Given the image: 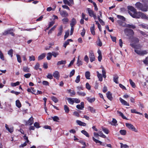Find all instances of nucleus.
<instances>
[{
  "instance_id": "f257e3e1",
  "label": "nucleus",
  "mask_w": 148,
  "mask_h": 148,
  "mask_svg": "<svg viewBox=\"0 0 148 148\" xmlns=\"http://www.w3.org/2000/svg\"><path fill=\"white\" fill-rule=\"evenodd\" d=\"M127 8L130 11H128V13L133 18H141L143 19H147V18L145 14L142 12H137L136 9L132 6H128Z\"/></svg>"
},
{
  "instance_id": "f03ea898",
  "label": "nucleus",
  "mask_w": 148,
  "mask_h": 148,
  "mask_svg": "<svg viewBox=\"0 0 148 148\" xmlns=\"http://www.w3.org/2000/svg\"><path fill=\"white\" fill-rule=\"evenodd\" d=\"M134 51L138 55L141 56H143L148 53V51L147 50L140 51L137 49H135Z\"/></svg>"
},
{
  "instance_id": "7ed1b4c3",
  "label": "nucleus",
  "mask_w": 148,
  "mask_h": 148,
  "mask_svg": "<svg viewBox=\"0 0 148 148\" xmlns=\"http://www.w3.org/2000/svg\"><path fill=\"white\" fill-rule=\"evenodd\" d=\"M126 126L129 129H131L132 131L135 132H137L138 130L136 129V128L131 124L128 123H126L125 124Z\"/></svg>"
},
{
  "instance_id": "20e7f679",
  "label": "nucleus",
  "mask_w": 148,
  "mask_h": 148,
  "mask_svg": "<svg viewBox=\"0 0 148 148\" xmlns=\"http://www.w3.org/2000/svg\"><path fill=\"white\" fill-rule=\"evenodd\" d=\"M13 29H12L8 30L7 31H5L3 32L2 34L3 35H6L8 34H10L12 36H14L15 35L12 32Z\"/></svg>"
},
{
  "instance_id": "39448f33",
  "label": "nucleus",
  "mask_w": 148,
  "mask_h": 148,
  "mask_svg": "<svg viewBox=\"0 0 148 148\" xmlns=\"http://www.w3.org/2000/svg\"><path fill=\"white\" fill-rule=\"evenodd\" d=\"M125 31L127 33V35L133 36L134 34V32L133 30L130 29H125Z\"/></svg>"
},
{
  "instance_id": "423d86ee",
  "label": "nucleus",
  "mask_w": 148,
  "mask_h": 148,
  "mask_svg": "<svg viewBox=\"0 0 148 148\" xmlns=\"http://www.w3.org/2000/svg\"><path fill=\"white\" fill-rule=\"evenodd\" d=\"M107 98L110 101H112L113 98L112 96V93L110 91H108L106 93Z\"/></svg>"
},
{
  "instance_id": "0eeeda50",
  "label": "nucleus",
  "mask_w": 148,
  "mask_h": 148,
  "mask_svg": "<svg viewBox=\"0 0 148 148\" xmlns=\"http://www.w3.org/2000/svg\"><path fill=\"white\" fill-rule=\"evenodd\" d=\"M141 6L140 9V10L145 12H146L147 11L148 7L147 5L145 4H142V6Z\"/></svg>"
},
{
  "instance_id": "6e6552de",
  "label": "nucleus",
  "mask_w": 148,
  "mask_h": 148,
  "mask_svg": "<svg viewBox=\"0 0 148 148\" xmlns=\"http://www.w3.org/2000/svg\"><path fill=\"white\" fill-rule=\"evenodd\" d=\"M132 42H134L135 44L138 43L139 42V39L138 38L133 37L131 39Z\"/></svg>"
},
{
  "instance_id": "1a4fd4ad",
  "label": "nucleus",
  "mask_w": 148,
  "mask_h": 148,
  "mask_svg": "<svg viewBox=\"0 0 148 148\" xmlns=\"http://www.w3.org/2000/svg\"><path fill=\"white\" fill-rule=\"evenodd\" d=\"M34 123V118L32 116L31 117L29 120L26 122V125H31Z\"/></svg>"
},
{
  "instance_id": "9d476101",
  "label": "nucleus",
  "mask_w": 148,
  "mask_h": 148,
  "mask_svg": "<svg viewBox=\"0 0 148 148\" xmlns=\"http://www.w3.org/2000/svg\"><path fill=\"white\" fill-rule=\"evenodd\" d=\"M119 100L122 104L123 105H125L128 106H129L130 105L129 103H127L126 101H125L121 98H119Z\"/></svg>"
},
{
  "instance_id": "9b49d317",
  "label": "nucleus",
  "mask_w": 148,
  "mask_h": 148,
  "mask_svg": "<svg viewBox=\"0 0 148 148\" xmlns=\"http://www.w3.org/2000/svg\"><path fill=\"white\" fill-rule=\"evenodd\" d=\"M63 30V26L62 25H61L59 28V32L57 34V36H60L62 35V33Z\"/></svg>"
},
{
  "instance_id": "f8f14e48",
  "label": "nucleus",
  "mask_w": 148,
  "mask_h": 148,
  "mask_svg": "<svg viewBox=\"0 0 148 148\" xmlns=\"http://www.w3.org/2000/svg\"><path fill=\"white\" fill-rule=\"evenodd\" d=\"M89 58H90V60L91 62H92L94 61L95 59V58L94 54L92 53H90L89 55Z\"/></svg>"
},
{
  "instance_id": "ddd939ff",
  "label": "nucleus",
  "mask_w": 148,
  "mask_h": 148,
  "mask_svg": "<svg viewBox=\"0 0 148 148\" xmlns=\"http://www.w3.org/2000/svg\"><path fill=\"white\" fill-rule=\"evenodd\" d=\"M76 107L78 109L80 110H82L84 108V103L83 102L81 103V105H77L76 106Z\"/></svg>"
},
{
  "instance_id": "4468645a",
  "label": "nucleus",
  "mask_w": 148,
  "mask_h": 148,
  "mask_svg": "<svg viewBox=\"0 0 148 148\" xmlns=\"http://www.w3.org/2000/svg\"><path fill=\"white\" fill-rule=\"evenodd\" d=\"M76 23V19L74 18H73L71 21V23L70 25L71 27H73Z\"/></svg>"
},
{
  "instance_id": "2eb2a0df",
  "label": "nucleus",
  "mask_w": 148,
  "mask_h": 148,
  "mask_svg": "<svg viewBox=\"0 0 148 148\" xmlns=\"http://www.w3.org/2000/svg\"><path fill=\"white\" fill-rule=\"evenodd\" d=\"M119 78V76L117 75L116 74L114 75L113 78L114 82L116 84H118L119 82L118 81Z\"/></svg>"
},
{
  "instance_id": "dca6fc26",
  "label": "nucleus",
  "mask_w": 148,
  "mask_h": 148,
  "mask_svg": "<svg viewBox=\"0 0 148 148\" xmlns=\"http://www.w3.org/2000/svg\"><path fill=\"white\" fill-rule=\"evenodd\" d=\"M53 76L57 79H58L60 77L59 72L58 71H55L53 74Z\"/></svg>"
},
{
  "instance_id": "f3484780",
  "label": "nucleus",
  "mask_w": 148,
  "mask_h": 148,
  "mask_svg": "<svg viewBox=\"0 0 148 148\" xmlns=\"http://www.w3.org/2000/svg\"><path fill=\"white\" fill-rule=\"evenodd\" d=\"M60 13V15L63 17H66L68 16V13L65 11H61Z\"/></svg>"
},
{
  "instance_id": "a211bd4d",
  "label": "nucleus",
  "mask_w": 148,
  "mask_h": 148,
  "mask_svg": "<svg viewBox=\"0 0 148 148\" xmlns=\"http://www.w3.org/2000/svg\"><path fill=\"white\" fill-rule=\"evenodd\" d=\"M76 123H77L80 126H86V123L82 122V121H79V120H77Z\"/></svg>"
},
{
  "instance_id": "6ab92c4d",
  "label": "nucleus",
  "mask_w": 148,
  "mask_h": 148,
  "mask_svg": "<svg viewBox=\"0 0 148 148\" xmlns=\"http://www.w3.org/2000/svg\"><path fill=\"white\" fill-rule=\"evenodd\" d=\"M97 53L99 55V56L98 57V60L99 62H100L101 61V60L102 59V56L101 54V50H100L99 49H98Z\"/></svg>"
},
{
  "instance_id": "aec40b11",
  "label": "nucleus",
  "mask_w": 148,
  "mask_h": 148,
  "mask_svg": "<svg viewBox=\"0 0 148 148\" xmlns=\"http://www.w3.org/2000/svg\"><path fill=\"white\" fill-rule=\"evenodd\" d=\"M73 40L71 39H69L67 40L66 41L65 43H64L63 47L66 48V46L69 44V42H73Z\"/></svg>"
},
{
  "instance_id": "412c9836",
  "label": "nucleus",
  "mask_w": 148,
  "mask_h": 148,
  "mask_svg": "<svg viewBox=\"0 0 148 148\" xmlns=\"http://www.w3.org/2000/svg\"><path fill=\"white\" fill-rule=\"evenodd\" d=\"M66 63V60H62L58 61L57 63V66H58L61 64H65Z\"/></svg>"
},
{
  "instance_id": "4be33fe9",
  "label": "nucleus",
  "mask_w": 148,
  "mask_h": 148,
  "mask_svg": "<svg viewBox=\"0 0 148 148\" xmlns=\"http://www.w3.org/2000/svg\"><path fill=\"white\" fill-rule=\"evenodd\" d=\"M45 56L46 54L45 53H42L38 57V60H40L43 59L45 57Z\"/></svg>"
},
{
  "instance_id": "5701e85b",
  "label": "nucleus",
  "mask_w": 148,
  "mask_h": 148,
  "mask_svg": "<svg viewBox=\"0 0 148 148\" xmlns=\"http://www.w3.org/2000/svg\"><path fill=\"white\" fill-rule=\"evenodd\" d=\"M94 136L96 138H97V137L99 136L102 137V134L101 133V132H99V133L94 132Z\"/></svg>"
},
{
  "instance_id": "b1692460",
  "label": "nucleus",
  "mask_w": 148,
  "mask_h": 148,
  "mask_svg": "<svg viewBox=\"0 0 148 148\" xmlns=\"http://www.w3.org/2000/svg\"><path fill=\"white\" fill-rule=\"evenodd\" d=\"M90 30L92 34L94 35H95V26L93 24V26L90 28Z\"/></svg>"
},
{
  "instance_id": "393cba45",
  "label": "nucleus",
  "mask_w": 148,
  "mask_h": 148,
  "mask_svg": "<svg viewBox=\"0 0 148 148\" xmlns=\"http://www.w3.org/2000/svg\"><path fill=\"white\" fill-rule=\"evenodd\" d=\"M117 112L119 116H121L123 119L126 120H128V119L124 116V114L122 112L119 111H118Z\"/></svg>"
},
{
  "instance_id": "a878e982",
  "label": "nucleus",
  "mask_w": 148,
  "mask_h": 148,
  "mask_svg": "<svg viewBox=\"0 0 148 148\" xmlns=\"http://www.w3.org/2000/svg\"><path fill=\"white\" fill-rule=\"evenodd\" d=\"M117 112L119 116H121L123 119L126 120H128V119L124 116V114L122 112L119 111H118Z\"/></svg>"
},
{
  "instance_id": "bb28decb",
  "label": "nucleus",
  "mask_w": 148,
  "mask_h": 148,
  "mask_svg": "<svg viewBox=\"0 0 148 148\" xmlns=\"http://www.w3.org/2000/svg\"><path fill=\"white\" fill-rule=\"evenodd\" d=\"M23 71L25 72H29L30 71V69L27 66H23Z\"/></svg>"
},
{
  "instance_id": "cd10ccee",
  "label": "nucleus",
  "mask_w": 148,
  "mask_h": 148,
  "mask_svg": "<svg viewBox=\"0 0 148 148\" xmlns=\"http://www.w3.org/2000/svg\"><path fill=\"white\" fill-rule=\"evenodd\" d=\"M88 10L90 16H92L94 14L93 11L90 8H88Z\"/></svg>"
},
{
  "instance_id": "c85d7f7f",
  "label": "nucleus",
  "mask_w": 148,
  "mask_h": 148,
  "mask_svg": "<svg viewBox=\"0 0 148 148\" xmlns=\"http://www.w3.org/2000/svg\"><path fill=\"white\" fill-rule=\"evenodd\" d=\"M51 118L53 119L54 121L56 122H58V121L60 120L59 118L57 116H54L53 117H51Z\"/></svg>"
},
{
  "instance_id": "c756f323",
  "label": "nucleus",
  "mask_w": 148,
  "mask_h": 148,
  "mask_svg": "<svg viewBox=\"0 0 148 148\" xmlns=\"http://www.w3.org/2000/svg\"><path fill=\"white\" fill-rule=\"evenodd\" d=\"M86 99L89 102L91 103L94 102L95 99V97L92 98H90L89 97H87L86 98Z\"/></svg>"
},
{
  "instance_id": "7c9ffc66",
  "label": "nucleus",
  "mask_w": 148,
  "mask_h": 148,
  "mask_svg": "<svg viewBox=\"0 0 148 148\" xmlns=\"http://www.w3.org/2000/svg\"><path fill=\"white\" fill-rule=\"evenodd\" d=\"M131 112L132 113H135L139 114L141 115H142L143 114L142 113H140L139 112H137L136 109H132L131 110Z\"/></svg>"
},
{
  "instance_id": "2f4dec72",
  "label": "nucleus",
  "mask_w": 148,
  "mask_h": 148,
  "mask_svg": "<svg viewBox=\"0 0 148 148\" xmlns=\"http://www.w3.org/2000/svg\"><path fill=\"white\" fill-rule=\"evenodd\" d=\"M135 6L136 8L139 9H140L141 6H142V4L140 3V2H137L135 4Z\"/></svg>"
},
{
  "instance_id": "473e14b6",
  "label": "nucleus",
  "mask_w": 148,
  "mask_h": 148,
  "mask_svg": "<svg viewBox=\"0 0 148 148\" xmlns=\"http://www.w3.org/2000/svg\"><path fill=\"white\" fill-rule=\"evenodd\" d=\"M85 76L86 78L87 79H90V73L89 71H87L86 72Z\"/></svg>"
},
{
  "instance_id": "72a5a7b5",
  "label": "nucleus",
  "mask_w": 148,
  "mask_h": 148,
  "mask_svg": "<svg viewBox=\"0 0 148 148\" xmlns=\"http://www.w3.org/2000/svg\"><path fill=\"white\" fill-rule=\"evenodd\" d=\"M97 45L99 46H102V43L101 42V40L99 39V37H98V40L96 42Z\"/></svg>"
},
{
  "instance_id": "f704fd0d",
  "label": "nucleus",
  "mask_w": 148,
  "mask_h": 148,
  "mask_svg": "<svg viewBox=\"0 0 148 148\" xmlns=\"http://www.w3.org/2000/svg\"><path fill=\"white\" fill-rule=\"evenodd\" d=\"M120 134L122 135H125L126 134V131L125 130H120Z\"/></svg>"
},
{
  "instance_id": "c9c22d12",
  "label": "nucleus",
  "mask_w": 148,
  "mask_h": 148,
  "mask_svg": "<svg viewBox=\"0 0 148 148\" xmlns=\"http://www.w3.org/2000/svg\"><path fill=\"white\" fill-rule=\"evenodd\" d=\"M102 131L106 134H108L109 132V131L108 129L105 127H102Z\"/></svg>"
},
{
  "instance_id": "e433bc0d",
  "label": "nucleus",
  "mask_w": 148,
  "mask_h": 148,
  "mask_svg": "<svg viewBox=\"0 0 148 148\" xmlns=\"http://www.w3.org/2000/svg\"><path fill=\"white\" fill-rule=\"evenodd\" d=\"M16 105L17 107L18 108H20L21 106V102H20V101L17 100L16 101Z\"/></svg>"
},
{
  "instance_id": "4c0bfd02",
  "label": "nucleus",
  "mask_w": 148,
  "mask_h": 148,
  "mask_svg": "<svg viewBox=\"0 0 148 148\" xmlns=\"http://www.w3.org/2000/svg\"><path fill=\"white\" fill-rule=\"evenodd\" d=\"M129 81L130 83V84L132 86V87L133 88H135L136 87V85L135 83L133 82L132 80L131 79H130L129 80Z\"/></svg>"
},
{
  "instance_id": "58836bf2",
  "label": "nucleus",
  "mask_w": 148,
  "mask_h": 148,
  "mask_svg": "<svg viewBox=\"0 0 148 148\" xmlns=\"http://www.w3.org/2000/svg\"><path fill=\"white\" fill-rule=\"evenodd\" d=\"M126 27H127L129 28H131L132 29H134L136 27L135 25H133L129 24L127 25H126Z\"/></svg>"
},
{
  "instance_id": "ea45409f",
  "label": "nucleus",
  "mask_w": 148,
  "mask_h": 148,
  "mask_svg": "<svg viewBox=\"0 0 148 148\" xmlns=\"http://www.w3.org/2000/svg\"><path fill=\"white\" fill-rule=\"evenodd\" d=\"M139 32L141 34L144 36L145 37H146L148 36V35L145 32H144L140 30H139Z\"/></svg>"
},
{
  "instance_id": "a19ab883",
  "label": "nucleus",
  "mask_w": 148,
  "mask_h": 148,
  "mask_svg": "<svg viewBox=\"0 0 148 148\" xmlns=\"http://www.w3.org/2000/svg\"><path fill=\"white\" fill-rule=\"evenodd\" d=\"M67 100L68 101V102L69 103L73 104L74 103V99L73 100L72 98H67Z\"/></svg>"
},
{
  "instance_id": "79ce46f5",
  "label": "nucleus",
  "mask_w": 148,
  "mask_h": 148,
  "mask_svg": "<svg viewBox=\"0 0 148 148\" xmlns=\"http://www.w3.org/2000/svg\"><path fill=\"white\" fill-rule=\"evenodd\" d=\"M88 108L92 113H94L95 112V110L93 107H92L91 106H89L88 107Z\"/></svg>"
},
{
  "instance_id": "37998d69",
  "label": "nucleus",
  "mask_w": 148,
  "mask_h": 148,
  "mask_svg": "<svg viewBox=\"0 0 148 148\" xmlns=\"http://www.w3.org/2000/svg\"><path fill=\"white\" fill-rule=\"evenodd\" d=\"M64 109L66 113H68L69 111V109L68 107L66 105H65L64 106Z\"/></svg>"
},
{
  "instance_id": "c03bdc74",
  "label": "nucleus",
  "mask_w": 148,
  "mask_h": 148,
  "mask_svg": "<svg viewBox=\"0 0 148 148\" xmlns=\"http://www.w3.org/2000/svg\"><path fill=\"white\" fill-rule=\"evenodd\" d=\"M97 76L99 79V80L100 81H102V75L101 74H100L99 72L97 71Z\"/></svg>"
},
{
  "instance_id": "a18cd8bd",
  "label": "nucleus",
  "mask_w": 148,
  "mask_h": 148,
  "mask_svg": "<svg viewBox=\"0 0 148 148\" xmlns=\"http://www.w3.org/2000/svg\"><path fill=\"white\" fill-rule=\"evenodd\" d=\"M69 34V30H68L65 32V34L64 36V40H65L67 38Z\"/></svg>"
},
{
  "instance_id": "49530a36",
  "label": "nucleus",
  "mask_w": 148,
  "mask_h": 148,
  "mask_svg": "<svg viewBox=\"0 0 148 148\" xmlns=\"http://www.w3.org/2000/svg\"><path fill=\"white\" fill-rule=\"evenodd\" d=\"M81 132L84 134L85 135L86 137H89V135L88 132L84 130H82L81 131Z\"/></svg>"
},
{
  "instance_id": "de8ad7c7",
  "label": "nucleus",
  "mask_w": 148,
  "mask_h": 148,
  "mask_svg": "<svg viewBox=\"0 0 148 148\" xmlns=\"http://www.w3.org/2000/svg\"><path fill=\"white\" fill-rule=\"evenodd\" d=\"M139 26L144 29H148V25H147L141 24L139 25Z\"/></svg>"
},
{
  "instance_id": "09e8293b",
  "label": "nucleus",
  "mask_w": 148,
  "mask_h": 148,
  "mask_svg": "<svg viewBox=\"0 0 148 148\" xmlns=\"http://www.w3.org/2000/svg\"><path fill=\"white\" fill-rule=\"evenodd\" d=\"M47 59L48 60H50L52 56V54H51V53L49 52L47 54Z\"/></svg>"
},
{
  "instance_id": "8fccbe9b",
  "label": "nucleus",
  "mask_w": 148,
  "mask_h": 148,
  "mask_svg": "<svg viewBox=\"0 0 148 148\" xmlns=\"http://www.w3.org/2000/svg\"><path fill=\"white\" fill-rule=\"evenodd\" d=\"M92 139L96 143H99L100 145L102 144V142L101 141L95 138L94 137H92Z\"/></svg>"
},
{
  "instance_id": "3c124183",
  "label": "nucleus",
  "mask_w": 148,
  "mask_h": 148,
  "mask_svg": "<svg viewBox=\"0 0 148 148\" xmlns=\"http://www.w3.org/2000/svg\"><path fill=\"white\" fill-rule=\"evenodd\" d=\"M102 77L104 78L106 77V71H105L104 69L102 67Z\"/></svg>"
},
{
  "instance_id": "603ef678",
  "label": "nucleus",
  "mask_w": 148,
  "mask_h": 148,
  "mask_svg": "<svg viewBox=\"0 0 148 148\" xmlns=\"http://www.w3.org/2000/svg\"><path fill=\"white\" fill-rule=\"evenodd\" d=\"M51 99L55 103H57L58 102V100L56 97L54 96H52L51 97Z\"/></svg>"
},
{
  "instance_id": "864d4df0",
  "label": "nucleus",
  "mask_w": 148,
  "mask_h": 148,
  "mask_svg": "<svg viewBox=\"0 0 148 148\" xmlns=\"http://www.w3.org/2000/svg\"><path fill=\"white\" fill-rule=\"evenodd\" d=\"M117 17L123 21H125V18L123 16L120 15H117Z\"/></svg>"
},
{
  "instance_id": "5fc2aeb1",
  "label": "nucleus",
  "mask_w": 148,
  "mask_h": 148,
  "mask_svg": "<svg viewBox=\"0 0 148 148\" xmlns=\"http://www.w3.org/2000/svg\"><path fill=\"white\" fill-rule=\"evenodd\" d=\"M13 50L12 49H10L8 52V54L10 55L11 57H12L13 56Z\"/></svg>"
},
{
  "instance_id": "6e6d98bb",
  "label": "nucleus",
  "mask_w": 148,
  "mask_h": 148,
  "mask_svg": "<svg viewBox=\"0 0 148 148\" xmlns=\"http://www.w3.org/2000/svg\"><path fill=\"white\" fill-rule=\"evenodd\" d=\"M120 144L121 148H127L128 147V146L126 144H123L122 143H120Z\"/></svg>"
},
{
  "instance_id": "4d7b16f0",
  "label": "nucleus",
  "mask_w": 148,
  "mask_h": 148,
  "mask_svg": "<svg viewBox=\"0 0 148 148\" xmlns=\"http://www.w3.org/2000/svg\"><path fill=\"white\" fill-rule=\"evenodd\" d=\"M77 93L79 95L81 96H84L86 95V94L84 92H77Z\"/></svg>"
},
{
  "instance_id": "13d9d810",
  "label": "nucleus",
  "mask_w": 148,
  "mask_h": 148,
  "mask_svg": "<svg viewBox=\"0 0 148 148\" xmlns=\"http://www.w3.org/2000/svg\"><path fill=\"white\" fill-rule=\"evenodd\" d=\"M0 58L2 60H4V56L3 53L0 50Z\"/></svg>"
},
{
  "instance_id": "bf43d9fd",
  "label": "nucleus",
  "mask_w": 148,
  "mask_h": 148,
  "mask_svg": "<svg viewBox=\"0 0 148 148\" xmlns=\"http://www.w3.org/2000/svg\"><path fill=\"white\" fill-rule=\"evenodd\" d=\"M19 84V82H17L16 83H12L11 85L12 86H15L17 85H18Z\"/></svg>"
},
{
  "instance_id": "052dcab7",
  "label": "nucleus",
  "mask_w": 148,
  "mask_h": 148,
  "mask_svg": "<svg viewBox=\"0 0 148 148\" xmlns=\"http://www.w3.org/2000/svg\"><path fill=\"white\" fill-rule=\"evenodd\" d=\"M96 24L97 25L98 27V28L100 31H101V25L99 23L98 21H95Z\"/></svg>"
},
{
  "instance_id": "680f3d73",
  "label": "nucleus",
  "mask_w": 148,
  "mask_h": 148,
  "mask_svg": "<svg viewBox=\"0 0 148 148\" xmlns=\"http://www.w3.org/2000/svg\"><path fill=\"white\" fill-rule=\"evenodd\" d=\"M16 57L17 58V61H18L19 62L21 63V57L18 54L16 55Z\"/></svg>"
},
{
  "instance_id": "e2e57ef3",
  "label": "nucleus",
  "mask_w": 148,
  "mask_h": 148,
  "mask_svg": "<svg viewBox=\"0 0 148 148\" xmlns=\"http://www.w3.org/2000/svg\"><path fill=\"white\" fill-rule=\"evenodd\" d=\"M63 1L64 3L65 4H67L69 6L71 5L70 3L68 1V0H63Z\"/></svg>"
},
{
  "instance_id": "0e129e2a",
  "label": "nucleus",
  "mask_w": 148,
  "mask_h": 148,
  "mask_svg": "<svg viewBox=\"0 0 148 148\" xmlns=\"http://www.w3.org/2000/svg\"><path fill=\"white\" fill-rule=\"evenodd\" d=\"M148 57H147L145 58V59L143 60V62L146 65L148 64Z\"/></svg>"
},
{
  "instance_id": "69168bd1",
  "label": "nucleus",
  "mask_w": 148,
  "mask_h": 148,
  "mask_svg": "<svg viewBox=\"0 0 148 148\" xmlns=\"http://www.w3.org/2000/svg\"><path fill=\"white\" fill-rule=\"evenodd\" d=\"M80 81V76L79 75L77 76L76 77V80H75V82L76 83H79Z\"/></svg>"
},
{
  "instance_id": "338daca9",
  "label": "nucleus",
  "mask_w": 148,
  "mask_h": 148,
  "mask_svg": "<svg viewBox=\"0 0 148 148\" xmlns=\"http://www.w3.org/2000/svg\"><path fill=\"white\" fill-rule=\"evenodd\" d=\"M86 88L88 90H90L91 86L88 83H87L86 84Z\"/></svg>"
},
{
  "instance_id": "774afa93",
  "label": "nucleus",
  "mask_w": 148,
  "mask_h": 148,
  "mask_svg": "<svg viewBox=\"0 0 148 148\" xmlns=\"http://www.w3.org/2000/svg\"><path fill=\"white\" fill-rule=\"evenodd\" d=\"M31 74L29 73H28L26 74H25L24 75V77L27 78H29L31 76Z\"/></svg>"
}]
</instances>
